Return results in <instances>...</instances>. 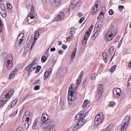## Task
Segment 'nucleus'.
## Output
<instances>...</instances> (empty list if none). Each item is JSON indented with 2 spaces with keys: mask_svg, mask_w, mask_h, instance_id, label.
Listing matches in <instances>:
<instances>
[{
  "mask_svg": "<svg viewBox=\"0 0 131 131\" xmlns=\"http://www.w3.org/2000/svg\"><path fill=\"white\" fill-rule=\"evenodd\" d=\"M41 120L42 123L40 125L42 127H44L49 122H51L49 121L48 115L45 113L42 114Z\"/></svg>",
  "mask_w": 131,
  "mask_h": 131,
  "instance_id": "6e6552de",
  "label": "nucleus"
},
{
  "mask_svg": "<svg viewBox=\"0 0 131 131\" xmlns=\"http://www.w3.org/2000/svg\"><path fill=\"white\" fill-rule=\"evenodd\" d=\"M35 41H34L33 42V43H32V45H31V47H30V49L31 50V49H32L33 48L34 46V45L35 44Z\"/></svg>",
  "mask_w": 131,
  "mask_h": 131,
  "instance_id": "052dcab7",
  "label": "nucleus"
},
{
  "mask_svg": "<svg viewBox=\"0 0 131 131\" xmlns=\"http://www.w3.org/2000/svg\"><path fill=\"white\" fill-rule=\"evenodd\" d=\"M39 80H36L34 82V84L35 85L36 84L40 85V84L39 83Z\"/></svg>",
  "mask_w": 131,
  "mask_h": 131,
  "instance_id": "37998d69",
  "label": "nucleus"
},
{
  "mask_svg": "<svg viewBox=\"0 0 131 131\" xmlns=\"http://www.w3.org/2000/svg\"><path fill=\"white\" fill-rule=\"evenodd\" d=\"M31 65H30V64L28 66L26 69V71H30V73L31 72Z\"/></svg>",
  "mask_w": 131,
  "mask_h": 131,
  "instance_id": "e433bc0d",
  "label": "nucleus"
},
{
  "mask_svg": "<svg viewBox=\"0 0 131 131\" xmlns=\"http://www.w3.org/2000/svg\"><path fill=\"white\" fill-rule=\"evenodd\" d=\"M35 69V67L34 66V65H31V71L34 70Z\"/></svg>",
  "mask_w": 131,
  "mask_h": 131,
  "instance_id": "5fc2aeb1",
  "label": "nucleus"
},
{
  "mask_svg": "<svg viewBox=\"0 0 131 131\" xmlns=\"http://www.w3.org/2000/svg\"><path fill=\"white\" fill-rule=\"evenodd\" d=\"M40 89V87L39 86L37 85L35 86L34 89L35 90H38Z\"/></svg>",
  "mask_w": 131,
  "mask_h": 131,
  "instance_id": "603ef678",
  "label": "nucleus"
},
{
  "mask_svg": "<svg viewBox=\"0 0 131 131\" xmlns=\"http://www.w3.org/2000/svg\"><path fill=\"white\" fill-rule=\"evenodd\" d=\"M37 59L36 58H35L33 60L32 63L30 64V65H34L35 64V63L37 61Z\"/></svg>",
  "mask_w": 131,
  "mask_h": 131,
  "instance_id": "49530a36",
  "label": "nucleus"
},
{
  "mask_svg": "<svg viewBox=\"0 0 131 131\" xmlns=\"http://www.w3.org/2000/svg\"><path fill=\"white\" fill-rule=\"evenodd\" d=\"M83 71H82L80 73V74L79 75V77L81 78V79L82 78V77L83 76Z\"/></svg>",
  "mask_w": 131,
  "mask_h": 131,
  "instance_id": "4d7b16f0",
  "label": "nucleus"
},
{
  "mask_svg": "<svg viewBox=\"0 0 131 131\" xmlns=\"http://www.w3.org/2000/svg\"><path fill=\"white\" fill-rule=\"evenodd\" d=\"M116 67V65L113 66L111 68L109 69V71L112 72H113L115 70Z\"/></svg>",
  "mask_w": 131,
  "mask_h": 131,
  "instance_id": "f704fd0d",
  "label": "nucleus"
},
{
  "mask_svg": "<svg viewBox=\"0 0 131 131\" xmlns=\"http://www.w3.org/2000/svg\"><path fill=\"white\" fill-rule=\"evenodd\" d=\"M113 53V51H112V50H110V49H109L108 50V54H109V57H111V56H112V53Z\"/></svg>",
  "mask_w": 131,
  "mask_h": 131,
  "instance_id": "a18cd8bd",
  "label": "nucleus"
},
{
  "mask_svg": "<svg viewBox=\"0 0 131 131\" xmlns=\"http://www.w3.org/2000/svg\"><path fill=\"white\" fill-rule=\"evenodd\" d=\"M31 122L29 121L27 122V121L26 122L23 121L22 122V125H23V126L22 128L24 129H27L28 128L29 126L31 125Z\"/></svg>",
  "mask_w": 131,
  "mask_h": 131,
  "instance_id": "f3484780",
  "label": "nucleus"
},
{
  "mask_svg": "<svg viewBox=\"0 0 131 131\" xmlns=\"http://www.w3.org/2000/svg\"><path fill=\"white\" fill-rule=\"evenodd\" d=\"M98 32L96 31L93 35L92 36L94 37H96L97 35Z\"/></svg>",
  "mask_w": 131,
  "mask_h": 131,
  "instance_id": "3c124183",
  "label": "nucleus"
},
{
  "mask_svg": "<svg viewBox=\"0 0 131 131\" xmlns=\"http://www.w3.org/2000/svg\"><path fill=\"white\" fill-rule=\"evenodd\" d=\"M90 103V101L88 100H85L84 102L83 103V106L84 107H86L87 106V105Z\"/></svg>",
  "mask_w": 131,
  "mask_h": 131,
  "instance_id": "72a5a7b5",
  "label": "nucleus"
},
{
  "mask_svg": "<svg viewBox=\"0 0 131 131\" xmlns=\"http://www.w3.org/2000/svg\"><path fill=\"white\" fill-rule=\"evenodd\" d=\"M103 86L102 85L100 84L98 86V92H103Z\"/></svg>",
  "mask_w": 131,
  "mask_h": 131,
  "instance_id": "c756f323",
  "label": "nucleus"
},
{
  "mask_svg": "<svg viewBox=\"0 0 131 131\" xmlns=\"http://www.w3.org/2000/svg\"><path fill=\"white\" fill-rule=\"evenodd\" d=\"M103 119V117L102 113H100L97 115L94 119L95 125H97L100 124Z\"/></svg>",
  "mask_w": 131,
  "mask_h": 131,
  "instance_id": "1a4fd4ad",
  "label": "nucleus"
},
{
  "mask_svg": "<svg viewBox=\"0 0 131 131\" xmlns=\"http://www.w3.org/2000/svg\"><path fill=\"white\" fill-rule=\"evenodd\" d=\"M38 122V120L37 118H36L34 121L32 126V128L33 129H36L38 128V125L37 124Z\"/></svg>",
  "mask_w": 131,
  "mask_h": 131,
  "instance_id": "4be33fe9",
  "label": "nucleus"
},
{
  "mask_svg": "<svg viewBox=\"0 0 131 131\" xmlns=\"http://www.w3.org/2000/svg\"><path fill=\"white\" fill-rule=\"evenodd\" d=\"M41 68V66H38L36 68V70L35 71L36 73H37L38 72Z\"/></svg>",
  "mask_w": 131,
  "mask_h": 131,
  "instance_id": "4c0bfd02",
  "label": "nucleus"
},
{
  "mask_svg": "<svg viewBox=\"0 0 131 131\" xmlns=\"http://www.w3.org/2000/svg\"><path fill=\"white\" fill-rule=\"evenodd\" d=\"M17 71L16 68L14 69L13 71L10 74L9 77L10 79L12 78L16 74Z\"/></svg>",
  "mask_w": 131,
  "mask_h": 131,
  "instance_id": "412c9836",
  "label": "nucleus"
},
{
  "mask_svg": "<svg viewBox=\"0 0 131 131\" xmlns=\"http://www.w3.org/2000/svg\"><path fill=\"white\" fill-rule=\"evenodd\" d=\"M102 92H99L97 93L96 98L97 100H99L101 98L102 96Z\"/></svg>",
  "mask_w": 131,
  "mask_h": 131,
  "instance_id": "2f4dec72",
  "label": "nucleus"
},
{
  "mask_svg": "<svg viewBox=\"0 0 131 131\" xmlns=\"http://www.w3.org/2000/svg\"><path fill=\"white\" fill-rule=\"evenodd\" d=\"M73 38V36L72 35H71L70 36L67 38V40H70V39H72Z\"/></svg>",
  "mask_w": 131,
  "mask_h": 131,
  "instance_id": "13d9d810",
  "label": "nucleus"
},
{
  "mask_svg": "<svg viewBox=\"0 0 131 131\" xmlns=\"http://www.w3.org/2000/svg\"><path fill=\"white\" fill-rule=\"evenodd\" d=\"M58 53L59 54H63V51L61 50H60L58 51Z\"/></svg>",
  "mask_w": 131,
  "mask_h": 131,
  "instance_id": "338daca9",
  "label": "nucleus"
},
{
  "mask_svg": "<svg viewBox=\"0 0 131 131\" xmlns=\"http://www.w3.org/2000/svg\"><path fill=\"white\" fill-rule=\"evenodd\" d=\"M22 128H21L20 126H19L17 129L16 130V131H22L21 129Z\"/></svg>",
  "mask_w": 131,
  "mask_h": 131,
  "instance_id": "bf43d9fd",
  "label": "nucleus"
},
{
  "mask_svg": "<svg viewBox=\"0 0 131 131\" xmlns=\"http://www.w3.org/2000/svg\"><path fill=\"white\" fill-rule=\"evenodd\" d=\"M61 0H50V2L52 5L57 6L60 3Z\"/></svg>",
  "mask_w": 131,
  "mask_h": 131,
  "instance_id": "6ab92c4d",
  "label": "nucleus"
},
{
  "mask_svg": "<svg viewBox=\"0 0 131 131\" xmlns=\"http://www.w3.org/2000/svg\"><path fill=\"white\" fill-rule=\"evenodd\" d=\"M41 60L43 62H45L47 60V58L45 56H42L41 58Z\"/></svg>",
  "mask_w": 131,
  "mask_h": 131,
  "instance_id": "ea45409f",
  "label": "nucleus"
},
{
  "mask_svg": "<svg viewBox=\"0 0 131 131\" xmlns=\"http://www.w3.org/2000/svg\"><path fill=\"white\" fill-rule=\"evenodd\" d=\"M81 78H79L76 80V86H78V85L81 82Z\"/></svg>",
  "mask_w": 131,
  "mask_h": 131,
  "instance_id": "c9c22d12",
  "label": "nucleus"
},
{
  "mask_svg": "<svg viewBox=\"0 0 131 131\" xmlns=\"http://www.w3.org/2000/svg\"><path fill=\"white\" fill-rule=\"evenodd\" d=\"M130 122V116L129 115H127L125 117L121 125H122L124 127H126V129H127L129 124Z\"/></svg>",
  "mask_w": 131,
  "mask_h": 131,
  "instance_id": "f8f14e48",
  "label": "nucleus"
},
{
  "mask_svg": "<svg viewBox=\"0 0 131 131\" xmlns=\"http://www.w3.org/2000/svg\"><path fill=\"white\" fill-rule=\"evenodd\" d=\"M32 113H30L29 111H26L23 116V121H27V122L29 121L31 122L32 118Z\"/></svg>",
  "mask_w": 131,
  "mask_h": 131,
  "instance_id": "0eeeda50",
  "label": "nucleus"
},
{
  "mask_svg": "<svg viewBox=\"0 0 131 131\" xmlns=\"http://www.w3.org/2000/svg\"><path fill=\"white\" fill-rule=\"evenodd\" d=\"M84 18L83 17L81 18L79 20V23H82L83 21L84 20Z\"/></svg>",
  "mask_w": 131,
  "mask_h": 131,
  "instance_id": "69168bd1",
  "label": "nucleus"
},
{
  "mask_svg": "<svg viewBox=\"0 0 131 131\" xmlns=\"http://www.w3.org/2000/svg\"><path fill=\"white\" fill-rule=\"evenodd\" d=\"M119 38L118 37H117L115 39V42H117L119 40Z\"/></svg>",
  "mask_w": 131,
  "mask_h": 131,
  "instance_id": "774afa93",
  "label": "nucleus"
},
{
  "mask_svg": "<svg viewBox=\"0 0 131 131\" xmlns=\"http://www.w3.org/2000/svg\"><path fill=\"white\" fill-rule=\"evenodd\" d=\"M18 100L17 99H16L13 101L12 103L11 104L10 106L9 107V109H11L14 107L16 105Z\"/></svg>",
  "mask_w": 131,
  "mask_h": 131,
  "instance_id": "a878e982",
  "label": "nucleus"
},
{
  "mask_svg": "<svg viewBox=\"0 0 131 131\" xmlns=\"http://www.w3.org/2000/svg\"><path fill=\"white\" fill-rule=\"evenodd\" d=\"M3 60L5 61V64L7 70H11L12 69L13 64L12 61L13 58L10 54H7L5 53H4L2 54Z\"/></svg>",
  "mask_w": 131,
  "mask_h": 131,
  "instance_id": "f03ea898",
  "label": "nucleus"
},
{
  "mask_svg": "<svg viewBox=\"0 0 131 131\" xmlns=\"http://www.w3.org/2000/svg\"><path fill=\"white\" fill-rule=\"evenodd\" d=\"M11 92L10 89H8L3 93L0 98V107L3 106L10 98L11 95L9 93Z\"/></svg>",
  "mask_w": 131,
  "mask_h": 131,
  "instance_id": "7ed1b4c3",
  "label": "nucleus"
},
{
  "mask_svg": "<svg viewBox=\"0 0 131 131\" xmlns=\"http://www.w3.org/2000/svg\"><path fill=\"white\" fill-rule=\"evenodd\" d=\"M108 13L109 14L111 15H112L113 14V11L111 9H110L109 10Z\"/></svg>",
  "mask_w": 131,
  "mask_h": 131,
  "instance_id": "09e8293b",
  "label": "nucleus"
},
{
  "mask_svg": "<svg viewBox=\"0 0 131 131\" xmlns=\"http://www.w3.org/2000/svg\"><path fill=\"white\" fill-rule=\"evenodd\" d=\"M95 73H94L92 75L91 78V80H94L95 79L96 75H95Z\"/></svg>",
  "mask_w": 131,
  "mask_h": 131,
  "instance_id": "a19ab883",
  "label": "nucleus"
},
{
  "mask_svg": "<svg viewBox=\"0 0 131 131\" xmlns=\"http://www.w3.org/2000/svg\"><path fill=\"white\" fill-rule=\"evenodd\" d=\"M87 81V79H85L82 83V87H84L85 86V85H86V82Z\"/></svg>",
  "mask_w": 131,
  "mask_h": 131,
  "instance_id": "de8ad7c7",
  "label": "nucleus"
},
{
  "mask_svg": "<svg viewBox=\"0 0 131 131\" xmlns=\"http://www.w3.org/2000/svg\"><path fill=\"white\" fill-rule=\"evenodd\" d=\"M105 12V8L103 7L102 8V11L101 12V14H102L103 15Z\"/></svg>",
  "mask_w": 131,
  "mask_h": 131,
  "instance_id": "79ce46f5",
  "label": "nucleus"
},
{
  "mask_svg": "<svg viewBox=\"0 0 131 131\" xmlns=\"http://www.w3.org/2000/svg\"><path fill=\"white\" fill-rule=\"evenodd\" d=\"M89 36V35H88L86 34L85 35L82 43L83 45H85L86 43V42H87V39L88 38Z\"/></svg>",
  "mask_w": 131,
  "mask_h": 131,
  "instance_id": "bb28decb",
  "label": "nucleus"
},
{
  "mask_svg": "<svg viewBox=\"0 0 131 131\" xmlns=\"http://www.w3.org/2000/svg\"><path fill=\"white\" fill-rule=\"evenodd\" d=\"M93 26H94L93 25H91L89 27L88 29L87 30L85 34L89 36Z\"/></svg>",
  "mask_w": 131,
  "mask_h": 131,
  "instance_id": "393cba45",
  "label": "nucleus"
},
{
  "mask_svg": "<svg viewBox=\"0 0 131 131\" xmlns=\"http://www.w3.org/2000/svg\"><path fill=\"white\" fill-rule=\"evenodd\" d=\"M125 97L124 95L122 94L120 97V99L121 100H123L124 98Z\"/></svg>",
  "mask_w": 131,
  "mask_h": 131,
  "instance_id": "680f3d73",
  "label": "nucleus"
},
{
  "mask_svg": "<svg viewBox=\"0 0 131 131\" xmlns=\"http://www.w3.org/2000/svg\"><path fill=\"white\" fill-rule=\"evenodd\" d=\"M102 55L103 56V58L107 57V54L106 52H104L102 53Z\"/></svg>",
  "mask_w": 131,
  "mask_h": 131,
  "instance_id": "864d4df0",
  "label": "nucleus"
},
{
  "mask_svg": "<svg viewBox=\"0 0 131 131\" xmlns=\"http://www.w3.org/2000/svg\"><path fill=\"white\" fill-rule=\"evenodd\" d=\"M77 49L75 48L72 53L71 56V60L73 62L74 60V58L75 56V54L77 51Z\"/></svg>",
  "mask_w": 131,
  "mask_h": 131,
  "instance_id": "b1692460",
  "label": "nucleus"
},
{
  "mask_svg": "<svg viewBox=\"0 0 131 131\" xmlns=\"http://www.w3.org/2000/svg\"><path fill=\"white\" fill-rule=\"evenodd\" d=\"M64 13L62 12H60L59 14L57 15L56 18V20L57 21L63 19L64 17Z\"/></svg>",
  "mask_w": 131,
  "mask_h": 131,
  "instance_id": "a211bd4d",
  "label": "nucleus"
},
{
  "mask_svg": "<svg viewBox=\"0 0 131 131\" xmlns=\"http://www.w3.org/2000/svg\"><path fill=\"white\" fill-rule=\"evenodd\" d=\"M81 117V116L79 115V114H78L76 115V116L75 117V120H77L79 119Z\"/></svg>",
  "mask_w": 131,
  "mask_h": 131,
  "instance_id": "8fccbe9b",
  "label": "nucleus"
},
{
  "mask_svg": "<svg viewBox=\"0 0 131 131\" xmlns=\"http://www.w3.org/2000/svg\"><path fill=\"white\" fill-rule=\"evenodd\" d=\"M6 5L7 10L8 11L10 12L12 9V7L11 4L9 3H8L6 4Z\"/></svg>",
  "mask_w": 131,
  "mask_h": 131,
  "instance_id": "cd10ccee",
  "label": "nucleus"
},
{
  "mask_svg": "<svg viewBox=\"0 0 131 131\" xmlns=\"http://www.w3.org/2000/svg\"><path fill=\"white\" fill-rule=\"evenodd\" d=\"M74 93H71L70 94H68V101L69 105H71L74 102L76 98L75 95H73Z\"/></svg>",
  "mask_w": 131,
  "mask_h": 131,
  "instance_id": "ddd939ff",
  "label": "nucleus"
},
{
  "mask_svg": "<svg viewBox=\"0 0 131 131\" xmlns=\"http://www.w3.org/2000/svg\"><path fill=\"white\" fill-rule=\"evenodd\" d=\"M0 13L3 18H5L6 17L7 13L5 6L4 4H0Z\"/></svg>",
  "mask_w": 131,
  "mask_h": 131,
  "instance_id": "4468645a",
  "label": "nucleus"
},
{
  "mask_svg": "<svg viewBox=\"0 0 131 131\" xmlns=\"http://www.w3.org/2000/svg\"><path fill=\"white\" fill-rule=\"evenodd\" d=\"M62 47L63 49L65 50L67 48V46L64 44H63L62 45Z\"/></svg>",
  "mask_w": 131,
  "mask_h": 131,
  "instance_id": "6e6d98bb",
  "label": "nucleus"
},
{
  "mask_svg": "<svg viewBox=\"0 0 131 131\" xmlns=\"http://www.w3.org/2000/svg\"><path fill=\"white\" fill-rule=\"evenodd\" d=\"M110 129V125H109L107 127L106 129H104L103 131H111Z\"/></svg>",
  "mask_w": 131,
  "mask_h": 131,
  "instance_id": "c03bdc74",
  "label": "nucleus"
},
{
  "mask_svg": "<svg viewBox=\"0 0 131 131\" xmlns=\"http://www.w3.org/2000/svg\"><path fill=\"white\" fill-rule=\"evenodd\" d=\"M100 3L98 2H95V5H93L92 6V9L91 10V14L92 15L96 14L97 11L100 8Z\"/></svg>",
  "mask_w": 131,
  "mask_h": 131,
  "instance_id": "9b49d317",
  "label": "nucleus"
},
{
  "mask_svg": "<svg viewBox=\"0 0 131 131\" xmlns=\"http://www.w3.org/2000/svg\"><path fill=\"white\" fill-rule=\"evenodd\" d=\"M29 6H30V9L31 10L30 12L28 15L27 17V21L32 25H34L36 21V15L35 14L34 8L33 6L31 4L28 5Z\"/></svg>",
  "mask_w": 131,
  "mask_h": 131,
  "instance_id": "20e7f679",
  "label": "nucleus"
},
{
  "mask_svg": "<svg viewBox=\"0 0 131 131\" xmlns=\"http://www.w3.org/2000/svg\"><path fill=\"white\" fill-rule=\"evenodd\" d=\"M124 7V6H118V8L119 9V10H122Z\"/></svg>",
  "mask_w": 131,
  "mask_h": 131,
  "instance_id": "0e129e2a",
  "label": "nucleus"
},
{
  "mask_svg": "<svg viewBox=\"0 0 131 131\" xmlns=\"http://www.w3.org/2000/svg\"><path fill=\"white\" fill-rule=\"evenodd\" d=\"M117 32L115 24H112L110 26L109 30L106 33L104 36V40L106 41H111Z\"/></svg>",
  "mask_w": 131,
  "mask_h": 131,
  "instance_id": "f257e3e1",
  "label": "nucleus"
},
{
  "mask_svg": "<svg viewBox=\"0 0 131 131\" xmlns=\"http://www.w3.org/2000/svg\"><path fill=\"white\" fill-rule=\"evenodd\" d=\"M52 69L51 68H49L48 70L46 71L44 75L43 79L45 80H46L48 78V76L51 75Z\"/></svg>",
  "mask_w": 131,
  "mask_h": 131,
  "instance_id": "dca6fc26",
  "label": "nucleus"
},
{
  "mask_svg": "<svg viewBox=\"0 0 131 131\" xmlns=\"http://www.w3.org/2000/svg\"><path fill=\"white\" fill-rule=\"evenodd\" d=\"M127 129L121 125H119L117 127L115 131H126Z\"/></svg>",
  "mask_w": 131,
  "mask_h": 131,
  "instance_id": "aec40b11",
  "label": "nucleus"
},
{
  "mask_svg": "<svg viewBox=\"0 0 131 131\" xmlns=\"http://www.w3.org/2000/svg\"><path fill=\"white\" fill-rule=\"evenodd\" d=\"M115 103L113 101H111L110 102L109 106L111 107H112L115 106Z\"/></svg>",
  "mask_w": 131,
  "mask_h": 131,
  "instance_id": "58836bf2",
  "label": "nucleus"
},
{
  "mask_svg": "<svg viewBox=\"0 0 131 131\" xmlns=\"http://www.w3.org/2000/svg\"><path fill=\"white\" fill-rule=\"evenodd\" d=\"M73 86H72V84H71V86L70 85L69 87L68 94H70L71 93H74V91H73Z\"/></svg>",
  "mask_w": 131,
  "mask_h": 131,
  "instance_id": "7c9ffc66",
  "label": "nucleus"
},
{
  "mask_svg": "<svg viewBox=\"0 0 131 131\" xmlns=\"http://www.w3.org/2000/svg\"><path fill=\"white\" fill-rule=\"evenodd\" d=\"M121 92V90L119 88L114 89L113 91V93L114 96L117 98H119L120 97Z\"/></svg>",
  "mask_w": 131,
  "mask_h": 131,
  "instance_id": "2eb2a0df",
  "label": "nucleus"
},
{
  "mask_svg": "<svg viewBox=\"0 0 131 131\" xmlns=\"http://www.w3.org/2000/svg\"><path fill=\"white\" fill-rule=\"evenodd\" d=\"M86 123V120L84 119L81 118L78 121V123L73 128V130L78 129L82 127Z\"/></svg>",
  "mask_w": 131,
  "mask_h": 131,
  "instance_id": "9d476101",
  "label": "nucleus"
},
{
  "mask_svg": "<svg viewBox=\"0 0 131 131\" xmlns=\"http://www.w3.org/2000/svg\"><path fill=\"white\" fill-rule=\"evenodd\" d=\"M54 58L52 57H50L49 59L50 61L51 62H52L53 64V66L56 63V61L54 59Z\"/></svg>",
  "mask_w": 131,
  "mask_h": 131,
  "instance_id": "473e14b6",
  "label": "nucleus"
},
{
  "mask_svg": "<svg viewBox=\"0 0 131 131\" xmlns=\"http://www.w3.org/2000/svg\"><path fill=\"white\" fill-rule=\"evenodd\" d=\"M24 38V35L23 33H21L19 35L15 43V47L17 49L20 48L21 46L23 44L22 42Z\"/></svg>",
  "mask_w": 131,
  "mask_h": 131,
  "instance_id": "39448f33",
  "label": "nucleus"
},
{
  "mask_svg": "<svg viewBox=\"0 0 131 131\" xmlns=\"http://www.w3.org/2000/svg\"><path fill=\"white\" fill-rule=\"evenodd\" d=\"M101 25L102 24L101 23L97 25L96 24L95 26V28L94 29L95 31L96 30L97 32H99L101 28Z\"/></svg>",
  "mask_w": 131,
  "mask_h": 131,
  "instance_id": "5701e85b",
  "label": "nucleus"
},
{
  "mask_svg": "<svg viewBox=\"0 0 131 131\" xmlns=\"http://www.w3.org/2000/svg\"><path fill=\"white\" fill-rule=\"evenodd\" d=\"M84 113V112L83 111H81L78 114H79L81 116Z\"/></svg>",
  "mask_w": 131,
  "mask_h": 131,
  "instance_id": "e2e57ef3",
  "label": "nucleus"
},
{
  "mask_svg": "<svg viewBox=\"0 0 131 131\" xmlns=\"http://www.w3.org/2000/svg\"><path fill=\"white\" fill-rule=\"evenodd\" d=\"M42 127L43 130L45 129H48L47 131H55L56 128L55 124L52 121Z\"/></svg>",
  "mask_w": 131,
  "mask_h": 131,
  "instance_id": "423d86ee",
  "label": "nucleus"
},
{
  "mask_svg": "<svg viewBox=\"0 0 131 131\" xmlns=\"http://www.w3.org/2000/svg\"><path fill=\"white\" fill-rule=\"evenodd\" d=\"M81 4L80 2H78L77 3L73 6V7L72 8L74 10H75L77 9L80 6V4Z\"/></svg>",
  "mask_w": 131,
  "mask_h": 131,
  "instance_id": "c85d7f7f",
  "label": "nucleus"
}]
</instances>
